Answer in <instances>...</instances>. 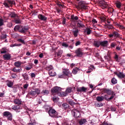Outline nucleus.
<instances>
[{
  "label": "nucleus",
  "instance_id": "nucleus-1",
  "mask_svg": "<svg viewBox=\"0 0 125 125\" xmlns=\"http://www.w3.org/2000/svg\"><path fill=\"white\" fill-rule=\"evenodd\" d=\"M28 30L29 27L26 26L16 25L14 28V31H15V32L18 31L19 33L24 35H26V32H28Z\"/></svg>",
  "mask_w": 125,
  "mask_h": 125
},
{
  "label": "nucleus",
  "instance_id": "nucleus-2",
  "mask_svg": "<svg viewBox=\"0 0 125 125\" xmlns=\"http://www.w3.org/2000/svg\"><path fill=\"white\" fill-rule=\"evenodd\" d=\"M62 74L61 75H59V79H66V78L72 77V73H71L69 69H63Z\"/></svg>",
  "mask_w": 125,
  "mask_h": 125
},
{
  "label": "nucleus",
  "instance_id": "nucleus-3",
  "mask_svg": "<svg viewBox=\"0 0 125 125\" xmlns=\"http://www.w3.org/2000/svg\"><path fill=\"white\" fill-rule=\"evenodd\" d=\"M76 8L80 10H86V9H88V6L85 4H84V1H80L78 2V5L76 6Z\"/></svg>",
  "mask_w": 125,
  "mask_h": 125
},
{
  "label": "nucleus",
  "instance_id": "nucleus-4",
  "mask_svg": "<svg viewBox=\"0 0 125 125\" xmlns=\"http://www.w3.org/2000/svg\"><path fill=\"white\" fill-rule=\"evenodd\" d=\"M72 114L74 118H81V110L79 109H74L71 111Z\"/></svg>",
  "mask_w": 125,
  "mask_h": 125
},
{
  "label": "nucleus",
  "instance_id": "nucleus-5",
  "mask_svg": "<svg viewBox=\"0 0 125 125\" xmlns=\"http://www.w3.org/2000/svg\"><path fill=\"white\" fill-rule=\"evenodd\" d=\"M48 114L51 118H58V113L54 109H50L48 110Z\"/></svg>",
  "mask_w": 125,
  "mask_h": 125
},
{
  "label": "nucleus",
  "instance_id": "nucleus-6",
  "mask_svg": "<svg viewBox=\"0 0 125 125\" xmlns=\"http://www.w3.org/2000/svg\"><path fill=\"white\" fill-rule=\"evenodd\" d=\"M61 90H62L61 87H60L58 86H55L52 88L51 91L52 94H57L59 95V93L61 92Z\"/></svg>",
  "mask_w": 125,
  "mask_h": 125
},
{
  "label": "nucleus",
  "instance_id": "nucleus-7",
  "mask_svg": "<svg viewBox=\"0 0 125 125\" xmlns=\"http://www.w3.org/2000/svg\"><path fill=\"white\" fill-rule=\"evenodd\" d=\"M101 91L103 93H106L108 95H113L114 91L111 90L110 89L104 88L101 89Z\"/></svg>",
  "mask_w": 125,
  "mask_h": 125
},
{
  "label": "nucleus",
  "instance_id": "nucleus-8",
  "mask_svg": "<svg viewBox=\"0 0 125 125\" xmlns=\"http://www.w3.org/2000/svg\"><path fill=\"white\" fill-rule=\"evenodd\" d=\"M113 37H114L115 39H117L118 38H120L121 36L118 32L114 31L111 34L108 35V37L110 38V39L113 38Z\"/></svg>",
  "mask_w": 125,
  "mask_h": 125
},
{
  "label": "nucleus",
  "instance_id": "nucleus-9",
  "mask_svg": "<svg viewBox=\"0 0 125 125\" xmlns=\"http://www.w3.org/2000/svg\"><path fill=\"white\" fill-rule=\"evenodd\" d=\"M3 115L4 117L7 118L9 121H12V114H11V113L8 111H5L3 113Z\"/></svg>",
  "mask_w": 125,
  "mask_h": 125
},
{
  "label": "nucleus",
  "instance_id": "nucleus-10",
  "mask_svg": "<svg viewBox=\"0 0 125 125\" xmlns=\"http://www.w3.org/2000/svg\"><path fill=\"white\" fill-rule=\"evenodd\" d=\"M77 57H83V52L82 49L81 48H78L75 52Z\"/></svg>",
  "mask_w": 125,
  "mask_h": 125
},
{
  "label": "nucleus",
  "instance_id": "nucleus-11",
  "mask_svg": "<svg viewBox=\"0 0 125 125\" xmlns=\"http://www.w3.org/2000/svg\"><path fill=\"white\" fill-rule=\"evenodd\" d=\"M87 88L84 87H79L77 88V91L78 92H86Z\"/></svg>",
  "mask_w": 125,
  "mask_h": 125
},
{
  "label": "nucleus",
  "instance_id": "nucleus-12",
  "mask_svg": "<svg viewBox=\"0 0 125 125\" xmlns=\"http://www.w3.org/2000/svg\"><path fill=\"white\" fill-rule=\"evenodd\" d=\"M3 5H4V6H5V7H7L8 8H9V7H10L9 6L10 5H11V0H5L3 3Z\"/></svg>",
  "mask_w": 125,
  "mask_h": 125
},
{
  "label": "nucleus",
  "instance_id": "nucleus-13",
  "mask_svg": "<svg viewBox=\"0 0 125 125\" xmlns=\"http://www.w3.org/2000/svg\"><path fill=\"white\" fill-rule=\"evenodd\" d=\"M62 109L63 110H67V109H71V107L69 105V104L64 103L62 104Z\"/></svg>",
  "mask_w": 125,
  "mask_h": 125
},
{
  "label": "nucleus",
  "instance_id": "nucleus-14",
  "mask_svg": "<svg viewBox=\"0 0 125 125\" xmlns=\"http://www.w3.org/2000/svg\"><path fill=\"white\" fill-rule=\"evenodd\" d=\"M72 33L73 34L74 37L77 38L78 35H79V29L77 28H74L73 29Z\"/></svg>",
  "mask_w": 125,
  "mask_h": 125
},
{
  "label": "nucleus",
  "instance_id": "nucleus-15",
  "mask_svg": "<svg viewBox=\"0 0 125 125\" xmlns=\"http://www.w3.org/2000/svg\"><path fill=\"white\" fill-rule=\"evenodd\" d=\"M38 17L41 21H46L47 20V18L42 14L38 15Z\"/></svg>",
  "mask_w": 125,
  "mask_h": 125
},
{
  "label": "nucleus",
  "instance_id": "nucleus-16",
  "mask_svg": "<svg viewBox=\"0 0 125 125\" xmlns=\"http://www.w3.org/2000/svg\"><path fill=\"white\" fill-rule=\"evenodd\" d=\"M114 74L115 75H116V76H117L118 78H120L121 79H123L125 77V74L122 72H119V73H118V72H115Z\"/></svg>",
  "mask_w": 125,
  "mask_h": 125
},
{
  "label": "nucleus",
  "instance_id": "nucleus-17",
  "mask_svg": "<svg viewBox=\"0 0 125 125\" xmlns=\"http://www.w3.org/2000/svg\"><path fill=\"white\" fill-rule=\"evenodd\" d=\"M62 53H63V51L62 50L59 49L58 50V52L55 51V55H57V57H61L62 55Z\"/></svg>",
  "mask_w": 125,
  "mask_h": 125
},
{
  "label": "nucleus",
  "instance_id": "nucleus-18",
  "mask_svg": "<svg viewBox=\"0 0 125 125\" xmlns=\"http://www.w3.org/2000/svg\"><path fill=\"white\" fill-rule=\"evenodd\" d=\"M75 88H76L75 87H69L66 89L65 91L67 94L71 93L72 91H73V90H75Z\"/></svg>",
  "mask_w": 125,
  "mask_h": 125
},
{
  "label": "nucleus",
  "instance_id": "nucleus-19",
  "mask_svg": "<svg viewBox=\"0 0 125 125\" xmlns=\"http://www.w3.org/2000/svg\"><path fill=\"white\" fill-rule=\"evenodd\" d=\"M3 57L4 60H10V58H11V55H10V54L8 53L4 55Z\"/></svg>",
  "mask_w": 125,
  "mask_h": 125
},
{
  "label": "nucleus",
  "instance_id": "nucleus-20",
  "mask_svg": "<svg viewBox=\"0 0 125 125\" xmlns=\"http://www.w3.org/2000/svg\"><path fill=\"white\" fill-rule=\"evenodd\" d=\"M108 45V41H101V46H103V47H106Z\"/></svg>",
  "mask_w": 125,
  "mask_h": 125
},
{
  "label": "nucleus",
  "instance_id": "nucleus-21",
  "mask_svg": "<svg viewBox=\"0 0 125 125\" xmlns=\"http://www.w3.org/2000/svg\"><path fill=\"white\" fill-rule=\"evenodd\" d=\"M41 94L42 95H45V96H47L48 94H49V91L46 89H43L41 92Z\"/></svg>",
  "mask_w": 125,
  "mask_h": 125
},
{
  "label": "nucleus",
  "instance_id": "nucleus-22",
  "mask_svg": "<svg viewBox=\"0 0 125 125\" xmlns=\"http://www.w3.org/2000/svg\"><path fill=\"white\" fill-rule=\"evenodd\" d=\"M12 108L15 111H18V112H20V105H13Z\"/></svg>",
  "mask_w": 125,
  "mask_h": 125
},
{
  "label": "nucleus",
  "instance_id": "nucleus-23",
  "mask_svg": "<svg viewBox=\"0 0 125 125\" xmlns=\"http://www.w3.org/2000/svg\"><path fill=\"white\" fill-rule=\"evenodd\" d=\"M94 46L95 47H99L101 45V41H94V43H93Z\"/></svg>",
  "mask_w": 125,
  "mask_h": 125
},
{
  "label": "nucleus",
  "instance_id": "nucleus-24",
  "mask_svg": "<svg viewBox=\"0 0 125 125\" xmlns=\"http://www.w3.org/2000/svg\"><path fill=\"white\" fill-rule=\"evenodd\" d=\"M59 96H60L61 97H64L68 95V93H67V92L65 90V91L64 92H60V93H59Z\"/></svg>",
  "mask_w": 125,
  "mask_h": 125
},
{
  "label": "nucleus",
  "instance_id": "nucleus-25",
  "mask_svg": "<svg viewBox=\"0 0 125 125\" xmlns=\"http://www.w3.org/2000/svg\"><path fill=\"white\" fill-rule=\"evenodd\" d=\"M22 71V69H21V67H20V68L17 69L16 67H14L12 69V72H14V73H20Z\"/></svg>",
  "mask_w": 125,
  "mask_h": 125
},
{
  "label": "nucleus",
  "instance_id": "nucleus-26",
  "mask_svg": "<svg viewBox=\"0 0 125 125\" xmlns=\"http://www.w3.org/2000/svg\"><path fill=\"white\" fill-rule=\"evenodd\" d=\"M115 5H116V7L117 8H118V9H121V7H122V3L120 1H117L115 3Z\"/></svg>",
  "mask_w": 125,
  "mask_h": 125
},
{
  "label": "nucleus",
  "instance_id": "nucleus-27",
  "mask_svg": "<svg viewBox=\"0 0 125 125\" xmlns=\"http://www.w3.org/2000/svg\"><path fill=\"white\" fill-rule=\"evenodd\" d=\"M22 77L24 81H29V75L26 73L22 74Z\"/></svg>",
  "mask_w": 125,
  "mask_h": 125
},
{
  "label": "nucleus",
  "instance_id": "nucleus-28",
  "mask_svg": "<svg viewBox=\"0 0 125 125\" xmlns=\"http://www.w3.org/2000/svg\"><path fill=\"white\" fill-rule=\"evenodd\" d=\"M48 73L50 77H55V76H56V72H55L54 70H49Z\"/></svg>",
  "mask_w": 125,
  "mask_h": 125
},
{
  "label": "nucleus",
  "instance_id": "nucleus-29",
  "mask_svg": "<svg viewBox=\"0 0 125 125\" xmlns=\"http://www.w3.org/2000/svg\"><path fill=\"white\" fill-rule=\"evenodd\" d=\"M32 68H33V65L31 63H29L28 65L25 66V69L26 70V71H30V70H31Z\"/></svg>",
  "mask_w": 125,
  "mask_h": 125
},
{
  "label": "nucleus",
  "instance_id": "nucleus-30",
  "mask_svg": "<svg viewBox=\"0 0 125 125\" xmlns=\"http://www.w3.org/2000/svg\"><path fill=\"white\" fill-rule=\"evenodd\" d=\"M86 120L85 119H82L79 121V124L80 125H84L86 123Z\"/></svg>",
  "mask_w": 125,
  "mask_h": 125
},
{
  "label": "nucleus",
  "instance_id": "nucleus-31",
  "mask_svg": "<svg viewBox=\"0 0 125 125\" xmlns=\"http://www.w3.org/2000/svg\"><path fill=\"white\" fill-rule=\"evenodd\" d=\"M21 62H16L14 63V65L16 67V68H20L21 65Z\"/></svg>",
  "mask_w": 125,
  "mask_h": 125
},
{
  "label": "nucleus",
  "instance_id": "nucleus-32",
  "mask_svg": "<svg viewBox=\"0 0 125 125\" xmlns=\"http://www.w3.org/2000/svg\"><path fill=\"white\" fill-rule=\"evenodd\" d=\"M14 102L15 103V104H17V105L20 106V105H21V101L20 100H19V99H17L14 100Z\"/></svg>",
  "mask_w": 125,
  "mask_h": 125
},
{
  "label": "nucleus",
  "instance_id": "nucleus-33",
  "mask_svg": "<svg viewBox=\"0 0 125 125\" xmlns=\"http://www.w3.org/2000/svg\"><path fill=\"white\" fill-rule=\"evenodd\" d=\"M96 100L98 102H102V101H103V100H104V98H103V96H97L96 97Z\"/></svg>",
  "mask_w": 125,
  "mask_h": 125
},
{
  "label": "nucleus",
  "instance_id": "nucleus-34",
  "mask_svg": "<svg viewBox=\"0 0 125 125\" xmlns=\"http://www.w3.org/2000/svg\"><path fill=\"white\" fill-rule=\"evenodd\" d=\"M12 88H13L14 92H17V91H18V89H19V88H20V86H19L18 85H15V86H13Z\"/></svg>",
  "mask_w": 125,
  "mask_h": 125
},
{
  "label": "nucleus",
  "instance_id": "nucleus-35",
  "mask_svg": "<svg viewBox=\"0 0 125 125\" xmlns=\"http://www.w3.org/2000/svg\"><path fill=\"white\" fill-rule=\"evenodd\" d=\"M7 85L8 87H12L13 86V82L11 81H8L7 83Z\"/></svg>",
  "mask_w": 125,
  "mask_h": 125
},
{
  "label": "nucleus",
  "instance_id": "nucleus-36",
  "mask_svg": "<svg viewBox=\"0 0 125 125\" xmlns=\"http://www.w3.org/2000/svg\"><path fill=\"white\" fill-rule=\"evenodd\" d=\"M68 103L69 105L72 106V107H74V105H76V104H77V103H75L73 100H69L68 101Z\"/></svg>",
  "mask_w": 125,
  "mask_h": 125
},
{
  "label": "nucleus",
  "instance_id": "nucleus-37",
  "mask_svg": "<svg viewBox=\"0 0 125 125\" xmlns=\"http://www.w3.org/2000/svg\"><path fill=\"white\" fill-rule=\"evenodd\" d=\"M28 95H31V96H35L36 95V92L34 90H30L28 93Z\"/></svg>",
  "mask_w": 125,
  "mask_h": 125
},
{
  "label": "nucleus",
  "instance_id": "nucleus-38",
  "mask_svg": "<svg viewBox=\"0 0 125 125\" xmlns=\"http://www.w3.org/2000/svg\"><path fill=\"white\" fill-rule=\"evenodd\" d=\"M71 19L72 20V21H76V20H78L79 19V17L77 16H75L74 15H72L71 17Z\"/></svg>",
  "mask_w": 125,
  "mask_h": 125
},
{
  "label": "nucleus",
  "instance_id": "nucleus-39",
  "mask_svg": "<svg viewBox=\"0 0 125 125\" xmlns=\"http://www.w3.org/2000/svg\"><path fill=\"white\" fill-rule=\"evenodd\" d=\"M79 71H80V69L78 67H76V68L73 69V70L72 71V73L74 75H76L77 73H78V72H79Z\"/></svg>",
  "mask_w": 125,
  "mask_h": 125
},
{
  "label": "nucleus",
  "instance_id": "nucleus-40",
  "mask_svg": "<svg viewBox=\"0 0 125 125\" xmlns=\"http://www.w3.org/2000/svg\"><path fill=\"white\" fill-rule=\"evenodd\" d=\"M77 26L80 28H83V27H84V25L82 23V21H80V22L77 23Z\"/></svg>",
  "mask_w": 125,
  "mask_h": 125
},
{
  "label": "nucleus",
  "instance_id": "nucleus-41",
  "mask_svg": "<svg viewBox=\"0 0 125 125\" xmlns=\"http://www.w3.org/2000/svg\"><path fill=\"white\" fill-rule=\"evenodd\" d=\"M118 83V81H117V79H116V78H113L111 79V83L113 84H116V83Z\"/></svg>",
  "mask_w": 125,
  "mask_h": 125
},
{
  "label": "nucleus",
  "instance_id": "nucleus-42",
  "mask_svg": "<svg viewBox=\"0 0 125 125\" xmlns=\"http://www.w3.org/2000/svg\"><path fill=\"white\" fill-rule=\"evenodd\" d=\"M18 42H21V43H22V44H26V42L24 40L22 39H18Z\"/></svg>",
  "mask_w": 125,
  "mask_h": 125
},
{
  "label": "nucleus",
  "instance_id": "nucleus-43",
  "mask_svg": "<svg viewBox=\"0 0 125 125\" xmlns=\"http://www.w3.org/2000/svg\"><path fill=\"white\" fill-rule=\"evenodd\" d=\"M34 91L35 92V94H37L38 95L41 93V90L39 88H35L34 89Z\"/></svg>",
  "mask_w": 125,
  "mask_h": 125
},
{
  "label": "nucleus",
  "instance_id": "nucleus-44",
  "mask_svg": "<svg viewBox=\"0 0 125 125\" xmlns=\"http://www.w3.org/2000/svg\"><path fill=\"white\" fill-rule=\"evenodd\" d=\"M0 53L1 54L6 53V48H5V47L2 48L0 51Z\"/></svg>",
  "mask_w": 125,
  "mask_h": 125
},
{
  "label": "nucleus",
  "instance_id": "nucleus-45",
  "mask_svg": "<svg viewBox=\"0 0 125 125\" xmlns=\"http://www.w3.org/2000/svg\"><path fill=\"white\" fill-rule=\"evenodd\" d=\"M15 23H16V24H21V20H20V19H15Z\"/></svg>",
  "mask_w": 125,
  "mask_h": 125
},
{
  "label": "nucleus",
  "instance_id": "nucleus-46",
  "mask_svg": "<svg viewBox=\"0 0 125 125\" xmlns=\"http://www.w3.org/2000/svg\"><path fill=\"white\" fill-rule=\"evenodd\" d=\"M10 16L11 18H15V17H16V14H15L14 12H12L10 14Z\"/></svg>",
  "mask_w": 125,
  "mask_h": 125
},
{
  "label": "nucleus",
  "instance_id": "nucleus-47",
  "mask_svg": "<svg viewBox=\"0 0 125 125\" xmlns=\"http://www.w3.org/2000/svg\"><path fill=\"white\" fill-rule=\"evenodd\" d=\"M117 45V43L116 42H111L110 43V48H115V46Z\"/></svg>",
  "mask_w": 125,
  "mask_h": 125
},
{
  "label": "nucleus",
  "instance_id": "nucleus-48",
  "mask_svg": "<svg viewBox=\"0 0 125 125\" xmlns=\"http://www.w3.org/2000/svg\"><path fill=\"white\" fill-rule=\"evenodd\" d=\"M4 25V21L2 19H0V27Z\"/></svg>",
  "mask_w": 125,
  "mask_h": 125
},
{
  "label": "nucleus",
  "instance_id": "nucleus-49",
  "mask_svg": "<svg viewBox=\"0 0 125 125\" xmlns=\"http://www.w3.org/2000/svg\"><path fill=\"white\" fill-rule=\"evenodd\" d=\"M52 100L53 101V102H57V97H56V96H54L52 97Z\"/></svg>",
  "mask_w": 125,
  "mask_h": 125
},
{
  "label": "nucleus",
  "instance_id": "nucleus-50",
  "mask_svg": "<svg viewBox=\"0 0 125 125\" xmlns=\"http://www.w3.org/2000/svg\"><path fill=\"white\" fill-rule=\"evenodd\" d=\"M101 4H103V5H104V6H108V4H107V2H105L104 0H103L102 2H100Z\"/></svg>",
  "mask_w": 125,
  "mask_h": 125
},
{
  "label": "nucleus",
  "instance_id": "nucleus-51",
  "mask_svg": "<svg viewBox=\"0 0 125 125\" xmlns=\"http://www.w3.org/2000/svg\"><path fill=\"white\" fill-rule=\"evenodd\" d=\"M86 30H87V35H90L92 31L89 28H87Z\"/></svg>",
  "mask_w": 125,
  "mask_h": 125
},
{
  "label": "nucleus",
  "instance_id": "nucleus-52",
  "mask_svg": "<svg viewBox=\"0 0 125 125\" xmlns=\"http://www.w3.org/2000/svg\"><path fill=\"white\" fill-rule=\"evenodd\" d=\"M13 26V24L11 22H9L7 24V27H8V28H11Z\"/></svg>",
  "mask_w": 125,
  "mask_h": 125
},
{
  "label": "nucleus",
  "instance_id": "nucleus-53",
  "mask_svg": "<svg viewBox=\"0 0 125 125\" xmlns=\"http://www.w3.org/2000/svg\"><path fill=\"white\" fill-rule=\"evenodd\" d=\"M107 28L109 29V30L111 29H113V25H111V24H107L106 25Z\"/></svg>",
  "mask_w": 125,
  "mask_h": 125
},
{
  "label": "nucleus",
  "instance_id": "nucleus-54",
  "mask_svg": "<svg viewBox=\"0 0 125 125\" xmlns=\"http://www.w3.org/2000/svg\"><path fill=\"white\" fill-rule=\"evenodd\" d=\"M108 11L110 13H113V12H114V9L113 8H109L108 9Z\"/></svg>",
  "mask_w": 125,
  "mask_h": 125
},
{
  "label": "nucleus",
  "instance_id": "nucleus-55",
  "mask_svg": "<svg viewBox=\"0 0 125 125\" xmlns=\"http://www.w3.org/2000/svg\"><path fill=\"white\" fill-rule=\"evenodd\" d=\"M104 100L105 99V100H106V101H108V99L109 98V96L108 95H105L104 96H103Z\"/></svg>",
  "mask_w": 125,
  "mask_h": 125
},
{
  "label": "nucleus",
  "instance_id": "nucleus-56",
  "mask_svg": "<svg viewBox=\"0 0 125 125\" xmlns=\"http://www.w3.org/2000/svg\"><path fill=\"white\" fill-rule=\"evenodd\" d=\"M95 57H96L97 58H100L101 56H100V55H99V53H95Z\"/></svg>",
  "mask_w": 125,
  "mask_h": 125
},
{
  "label": "nucleus",
  "instance_id": "nucleus-57",
  "mask_svg": "<svg viewBox=\"0 0 125 125\" xmlns=\"http://www.w3.org/2000/svg\"><path fill=\"white\" fill-rule=\"evenodd\" d=\"M32 13L33 15H38V12L35 10H33Z\"/></svg>",
  "mask_w": 125,
  "mask_h": 125
},
{
  "label": "nucleus",
  "instance_id": "nucleus-58",
  "mask_svg": "<svg viewBox=\"0 0 125 125\" xmlns=\"http://www.w3.org/2000/svg\"><path fill=\"white\" fill-rule=\"evenodd\" d=\"M100 19L103 22H104V21H106V18H105L104 16L101 17L100 18Z\"/></svg>",
  "mask_w": 125,
  "mask_h": 125
},
{
  "label": "nucleus",
  "instance_id": "nucleus-59",
  "mask_svg": "<svg viewBox=\"0 0 125 125\" xmlns=\"http://www.w3.org/2000/svg\"><path fill=\"white\" fill-rule=\"evenodd\" d=\"M28 86H29V84L28 83H26L23 85V88L24 89H27L28 88Z\"/></svg>",
  "mask_w": 125,
  "mask_h": 125
},
{
  "label": "nucleus",
  "instance_id": "nucleus-60",
  "mask_svg": "<svg viewBox=\"0 0 125 125\" xmlns=\"http://www.w3.org/2000/svg\"><path fill=\"white\" fill-rule=\"evenodd\" d=\"M30 77L33 79V78H35L36 77V74L34 73H32L30 74Z\"/></svg>",
  "mask_w": 125,
  "mask_h": 125
},
{
  "label": "nucleus",
  "instance_id": "nucleus-61",
  "mask_svg": "<svg viewBox=\"0 0 125 125\" xmlns=\"http://www.w3.org/2000/svg\"><path fill=\"white\" fill-rule=\"evenodd\" d=\"M62 46H64V47H68V46H69V45L65 42H63L62 43Z\"/></svg>",
  "mask_w": 125,
  "mask_h": 125
},
{
  "label": "nucleus",
  "instance_id": "nucleus-62",
  "mask_svg": "<svg viewBox=\"0 0 125 125\" xmlns=\"http://www.w3.org/2000/svg\"><path fill=\"white\" fill-rule=\"evenodd\" d=\"M11 77L12 79H16V78L17 77V75H16V74H13L11 75Z\"/></svg>",
  "mask_w": 125,
  "mask_h": 125
},
{
  "label": "nucleus",
  "instance_id": "nucleus-63",
  "mask_svg": "<svg viewBox=\"0 0 125 125\" xmlns=\"http://www.w3.org/2000/svg\"><path fill=\"white\" fill-rule=\"evenodd\" d=\"M102 106H103V104H102V103L97 104V107H102Z\"/></svg>",
  "mask_w": 125,
  "mask_h": 125
},
{
  "label": "nucleus",
  "instance_id": "nucleus-64",
  "mask_svg": "<svg viewBox=\"0 0 125 125\" xmlns=\"http://www.w3.org/2000/svg\"><path fill=\"white\" fill-rule=\"evenodd\" d=\"M81 45V42L80 41H77L76 43H75V46H78V45Z\"/></svg>",
  "mask_w": 125,
  "mask_h": 125
}]
</instances>
